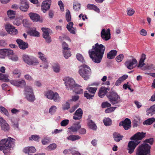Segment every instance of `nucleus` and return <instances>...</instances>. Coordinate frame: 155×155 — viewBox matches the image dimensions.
Here are the masks:
<instances>
[{"label": "nucleus", "instance_id": "cd10ccee", "mask_svg": "<svg viewBox=\"0 0 155 155\" xmlns=\"http://www.w3.org/2000/svg\"><path fill=\"white\" fill-rule=\"evenodd\" d=\"M113 136L114 140L117 142L120 141L123 137V135L117 132H114L113 134Z\"/></svg>", "mask_w": 155, "mask_h": 155}, {"label": "nucleus", "instance_id": "09e8293b", "mask_svg": "<svg viewBox=\"0 0 155 155\" xmlns=\"http://www.w3.org/2000/svg\"><path fill=\"white\" fill-rule=\"evenodd\" d=\"M40 138L39 136L36 135H32L29 138L30 140H34L35 141H38L39 139Z\"/></svg>", "mask_w": 155, "mask_h": 155}, {"label": "nucleus", "instance_id": "0e129e2a", "mask_svg": "<svg viewBox=\"0 0 155 155\" xmlns=\"http://www.w3.org/2000/svg\"><path fill=\"white\" fill-rule=\"evenodd\" d=\"M69 120H68L65 119L61 121V124L62 126H65L69 124Z\"/></svg>", "mask_w": 155, "mask_h": 155}, {"label": "nucleus", "instance_id": "2f4dec72", "mask_svg": "<svg viewBox=\"0 0 155 155\" xmlns=\"http://www.w3.org/2000/svg\"><path fill=\"white\" fill-rule=\"evenodd\" d=\"M28 33L31 36L36 37H39V32L37 31L36 29L35 28L31 29L28 31Z\"/></svg>", "mask_w": 155, "mask_h": 155}, {"label": "nucleus", "instance_id": "b1692460", "mask_svg": "<svg viewBox=\"0 0 155 155\" xmlns=\"http://www.w3.org/2000/svg\"><path fill=\"white\" fill-rule=\"evenodd\" d=\"M36 149L34 147H26L23 149V152L29 155H31L35 152Z\"/></svg>", "mask_w": 155, "mask_h": 155}, {"label": "nucleus", "instance_id": "c756f323", "mask_svg": "<svg viewBox=\"0 0 155 155\" xmlns=\"http://www.w3.org/2000/svg\"><path fill=\"white\" fill-rule=\"evenodd\" d=\"M117 51L115 50H112L109 52L107 54V58L109 59L114 58L116 55Z\"/></svg>", "mask_w": 155, "mask_h": 155}, {"label": "nucleus", "instance_id": "5fc2aeb1", "mask_svg": "<svg viewBox=\"0 0 155 155\" xmlns=\"http://www.w3.org/2000/svg\"><path fill=\"white\" fill-rule=\"evenodd\" d=\"M71 101V100H69L67 101L66 104L64 105L63 109L64 110H68L70 108L69 102Z\"/></svg>", "mask_w": 155, "mask_h": 155}, {"label": "nucleus", "instance_id": "bb28decb", "mask_svg": "<svg viewBox=\"0 0 155 155\" xmlns=\"http://www.w3.org/2000/svg\"><path fill=\"white\" fill-rule=\"evenodd\" d=\"M73 23L71 22H69L67 25V28L71 33L75 34L76 29L74 28L73 27Z\"/></svg>", "mask_w": 155, "mask_h": 155}, {"label": "nucleus", "instance_id": "a878e982", "mask_svg": "<svg viewBox=\"0 0 155 155\" xmlns=\"http://www.w3.org/2000/svg\"><path fill=\"white\" fill-rule=\"evenodd\" d=\"M23 17L22 16H20L18 17L15 19L13 22V23L14 25H16L17 26L20 25L22 21ZM26 20V19H24L23 20V21L24 22Z\"/></svg>", "mask_w": 155, "mask_h": 155}, {"label": "nucleus", "instance_id": "3c124183", "mask_svg": "<svg viewBox=\"0 0 155 155\" xmlns=\"http://www.w3.org/2000/svg\"><path fill=\"white\" fill-rule=\"evenodd\" d=\"M57 109V107L55 106H52L49 109V112L50 113L52 114L56 112Z\"/></svg>", "mask_w": 155, "mask_h": 155}, {"label": "nucleus", "instance_id": "c9c22d12", "mask_svg": "<svg viewBox=\"0 0 155 155\" xmlns=\"http://www.w3.org/2000/svg\"><path fill=\"white\" fill-rule=\"evenodd\" d=\"M155 121V118L152 117L147 119L143 122V124L150 125Z\"/></svg>", "mask_w": 155, "mask_h": 155}, {"label": "nucleus", "instance_id": "f257e3e1", "mask_svg": "<svg viewBox=\"0 0 155 155\" xmlns=\"http://www.w3.org/2000/svg\"><path fill=\"white\" fill-rule=\"evenodd\" d=\"M105 49V47L102 44L96 43L92 46V49L89 51L90 58L95 63H99L102 59Z\"/></svg>", "mask_w": 155, "mask_h": 155}, {"label": "nucleus", "instance_id": "6ab92c4d", "mask_svg": "<svg viewBox=\"0 0 155 155\" xmlns=\"http://www.w3.org/2000/svg\"><path fill=\"white\" fill-rule=\"evenodd\" d=\"M83 111L80 108H78L75 112L73 116V118L75 120H80L82 116Z\"/></svg>", "mask_w": 155, "mask_h": 155}, {"label": "nucleus", "instance_id": "4be33fe9", "mask_svg": "<svg viewBox=\"0 0 155 155\" xmlns=\"http://www.w3.org/2000/svg\"><path fill=\"white\" fill-rule=\"evenodd\" d=\"M13 51L10 49H0V54L3 56L13 54Z\"/></svg>", "mask_w": 155, "mask_h": 155}, {"label": "nucleus", "instance_id": "6e6d98bb", "mask_svg": "<svg viewBox=\"0 0 155 155\" xmlns=\"http://www.w3.org/2000/svg\"><path fill=\"white\" fill-rule=\"evenodd\" d=\"M124 56L123 54H120L116 57V61L118 62H120L122 61L124 58Z\"/></svg>", "mask_w": 155, "mask_h": 155}, {"label": "nucleus", "instance_id": "bf43d9fd", "mask_svg": "<svg viewBox=\"0 0 155 155\" xmlns=\"http://www.w3.org/2000/svg\"><path fill=\"white\" fill-rule=\"evenodd\" d=\"M111 104L108 102H103L101 104L102 107L103 108L109 107H111Z\"/></svg>", "mask_w": 155, "mask_h": 155}, {"label": "nucleus", "instance_id": "a211bd4d", "mask_svg": "<svg viewBox=\"0 0 155 155\" xmlns=\"http://www.w3.org/2000/svg\"><path fill=\"white\" fill-rule=\"evenodd\" d=\"M16 42L18 45L19 48L21 49L25 50L28 47V43L20 39H17Z\"/></svg>", "mask_w": 155, "mask_h": 155}, {"label": "nucleus", "instance_id": "8fccbe9b", "mask_svg": "<svg viewBox=\"0 0 155 155\" xmlns=\"http://www.w3.org/2000/svg\"><path fill=\"white\" fill-rule=\"evenodd\" d=\"M0 107L1 112L3 113L6 116H8L9 114L7 110L3 107L1 106Z\"/></svg>", "mask_w": 155, "mask_h": 155}, {"label": "nucleus", "instance_id": "dca6fc26", "mask_svg": "<svg viewBox=\"0 0 155 155\" xmlns=\"http://www.w3.org/2000/svg\"><path fill=\"white\" fill-rule=\"evenodd\" d=\"M131 122L130 120L128 118H126L123 121L120 122L119 126H122L125 130H127L131 127Z\"/></svg>", "mask_w": 155, "mask_h": 155}, {"label": "nucleus", "instance_id": "f03ea898", "mask_svg": "<svg viewBox=\"0 0 155 155\" xmlns=\"http://www.w3.org/2000/svg\"><path fill=\"white\" fill-rule=\"evenodd\" d=\"M145 134L146 133L143 132H138L130 138V139L133 140L130 141L128 144L127 150L129 153L131 154L134 151L136 146L140 142Z\"/></svg>", "mask_w": 155, "mask_h": 155}, {"label": "nucleus", "instance_id": "c85d7f7f", "mask_svg": "<svg viewBox=\"0 0 155 155\" xmlns=\"http://www.w3.org/2000/svg\"><path fill=\"white\" fill-rule=\"evenodd\" d=\"M73 90L75 93L78 94H82L83 92V90L81 88V86L76 84Z\"/></svg>", "mask_w": 155, "mask_h": 155}, {"label": "nucleus", "instance_id": "49530a36", "mask_svg": "<svg viewBox=\"0 0 155 155\" xmlns=\"http://www.w3.org/2000/svg\"><path fill=\"white\" fill-rule=\"evenodd\" d=\"M76 57L77 59L80 61L81 62L83 63H85L84 58L82 55L80 54H78L76 55Z\"/></svg>", "mask_w": 155, "mask_h": 155}, {"label": "nucleus", "instance_id": "052dcab7", "mask_svg": "<svg viewBox=\"0 0 155 155\" xmlns=\"http://www.w3.org/2000/svg\"><path fill=\"white\" fill-rule=\"evenodd\" d=\"M147 111H149V112H152L155 114V104L152 106L150 108H147Z\"/></svg>", "mask_w": 155, "mask_h": 155}, {"label": "nucleus", "instance_id": "20e7f679", "mask_svg": "<svg viewBox=\"0 0 155 155\" xmlns=\"http://www.w3.org/2000/svg\"><path fill=\"white\" fill-rule=\"evenodd\" d=\"M15 140L11 137L0 141V150H2L5 155H9L11 148L15 144Z\"/></svg>", "mask_w": 155, "mask_h": 155}, {"label": "nucleus", "instance_id": "de8ad7c7", "mask_svg": "<svg viewBox=\"0 0 155 155\" xmlns=\"http://www.w3.org/2000/svg\"><path fill=\"white\" fill-rule=\"evenodd\" d=\"M65 17L66 21L68 22L70 21H71V15L70 11L69 10H67L66 13Z\"/></svg>", "mask_w": 155, "mask_h": 155}, {"label": "nucleus", "instance_id": "473e14b6", "mask_svg": "<svg viewBox=\"0 0 155 155\" xmlns=\"http://www.w3.org/2000/svg\"><path fill=\"white\" fill-rule=\"evenodd\" d=\"M88 125L90 128L93 130H96L97 128L96 124L94 122L91 120H89L88 121Z\"/></svg>", "mask_w": 155, "mask_h": 155}, {"label": "nucleus", "instance_id": "5701e85b", "mask_svg": "<svg viewBox=\"0 0 155 155\" xmlns=\"http://www.w3.org/2000/svg\"><path fill=\"white\" fill-rule=\"evenodd\" d=\"M31 19L34 22H37L40 20V16L38 14L33 12H30L28 14Z\"/></svg>", "mask_w": 155, "mask_h": 155}, {"label": "nucleus", "instance_id": "e2e57ef3", "mask_svg": "<svg viewBox=\"0 0 155 155\" xmlns=\"http://www.w3.org/2000/svg\"><path fill=\"white\" fill-rule=\"evenodd\" d=\"M62 48L63 49V50H70V48L68 47V45L64 42L62 43Z\"/></svg>", "mask_w": 155, "mask_h": 155}, {"label": "nucleus", "instance_id": "4d7b16f0", "mask_svg": "<svg viewBox=\"0 0 155 155\" xmlns=\"http://www.w3.org/2000/svg\"><path fill=\"white\" fill-rule=\"evenodd\" d=\"M117 108L116 107H112L107 109L105 110V112L106 113H109L114 111Z\"/></svg>", "mask_w": 155, "mask_h": 155}, {"label": "nucleus", "instance_id": "aec40b11", "mask_svg": "<svg viewBox=\"0 0 155 155\" xmlns=\"http://www.w3.org/2000/svg\"><path fill=\"white\" fill-rule=\"evenodd\" d=\"M20 3L21 4L20 7V9L22 11L25 12L27 11L29 8V5L26 0H21Z\"/></svg>", "mask_w": 155, "mask_h": 155}, {"label": "nucleus", "instance_id": "4c0bfd02", "mask_svg": "<svg viewBox=\"0 0 155 155\" xmlns=\"http://www.w3.org/2000/svg\"><path fill=\"white\" fill-rule=\"evenodd\" d=\"M81 7V4L78 2H75L73 3V8L76 11H79Z\"/></svg>", "mask_w": 155, "mask_h": 155}, {"label": "nucleus", "instance_id": "1a4fd4ad", "mask_svg": "<svg viewBox=\"0 0 155 155\" xmlns=\"http://www.w3.org/2000/svg\"><path fill=\"white\" fill-rule=\"evenodd\" d=\"M25 98L30 102H33L35 99L34 94V92L32 87L29 86H27L25 88Z\"/></svg>", "mask_w": 155, "mask_h": 155}, {"label": "nucleus", "instance_id": "f3484780", "mask_svg": "<svg viewBox=\"0 0 155 155\" xmlns=\"http://www.w3.org/2000/svg\"><path fill=\"white\" fill-rule=\"evenodd\" d=\"M51 2V0H44L42 3L41 7L43 12H46L49 9Z\"/></svg>", "mask_w": 155, "mask_h": 155}, {"label": "nucleus", "instance_id": "338daca9", "mask_svg": "<svg viewBox=\"0 0 155 155\" xmlns=\"http://www.w3.org/2000/svg\"><path fill=\"white\" fill-rule=\"evenodd\" d=\"M24 78L25 79L29 81H33V78L29 74H26L25 75Z\"/></svg>", "mask_w": 155, "mask_h": 155}, {"label": "nucleus", "instance_id": "c03bdc74", "mask_svg": "<svg viewBox=\"0 0 155 155\" xmlns=\"http://www.w3.org/2000/svg\"><path fill=\"white\" fill-rule=\"evenodd\" d=\"M0 80L3 81L5 82L8 81L9 79L8 76L0 73Z\"/></svg>", "mask_w": 155, "mask_h": 155}, {"label": "nucleus", "instance_id": "7c9ffc66", "mask_svg": "<svg viewBox=\"0 0 155 155\" xmlns=\"http://www.w3.org/2000/svg\"><path fill=\"white\" fill-rule=\"evenodd\" d=\"M87 7L89 9L94 10L97 12H100L99 9L93 4H88Z\"/></svg>", "mask_w": 155, "mask_h": 155}, {"label": "nucleus", "instance_id": "9d476101", "mask_svg": "<svg viewBox=\"0 0 155 155\" xmlns=\"http://www.w3.org/2000/svg\"><path fill=\"white\" fill-rule=\"evenodd\" d=\"M63 80L64 81L66 88L68 90L73 89L76 84H75V81L73 79L67 77L64 78Z\"/></svg>", "mask_w": 155, "mask_h": 155}, {"label": "nucleus", "instance_id": "393cba45", "mask_svg": "<svg viewBox=\"0 0 155 155\" xmlns=\"http://www.w3.org/2000/svg\"><path fill=\"white\" fill-rule=\"evenodd\" d=\"M80 122L76 123L74 124L73 125L69 128L72 132H77L78 130L81 127V126L80 125Z\"/></svg>", "mask_w": 155, "mask_h": 155}, {"label": "nucleus", "instance_id": "6e6552de", "mask_svg": "<svg viewBox=\"0 0 155 155\" xmlns=\"http://www.w3.org/2000/svg\"><path fill=\"white\" fill-rule=\"evenodd\" d=\"M22 58L23 61L28 65H36L39 63L38 60L34 57L24 54Z\"/></svg>", "mask_w": 155, "mask_h": 155}, {"label": "nucleus", "instance_id": "2eb2a0df", "mask_svg": "<svg viewBox=\"0 0 155 155\" xmlns=\"http://www.w3.org/2000/svg\"><path fill=\"white\" fill-rule=\"evenodd\" d=\"M0 126L1 130L4 131L9 130L10 129L9 126L6 120L0 117Z\"/></svg>", "mask_w": 155, "mask_h": 155}, {"label": "nucleus", "instance_id": "13d9d810", "mask_svg": "<svg viewBox=\"0 0 155 155\" xmlns=\"http://www.w3.org/2000/svg\"><path fill=\"white\" fill-rule=\"evenodd\" d=\"M127 15L129 16L132 15L135 12V11L133 9L129 8L127 9Z\"/></svg>", "mask_w": 155, "mask_h": 155}, {"label": "nucleus", "instance_id": "412c9836", "mask_svg": "<svg viewBox=\"0 0 155 155\" xmlns=\"http://www.w3.org/2000/svg\"><path fill=\"white\" fill-rule=\"evenodd\" d=\"M110 89L108 87H102L99 90L98 92V96L101 97L103 98L105 94L109 91Z\"/></svg>", "mask_w": 155, "mask_h": 155}, {"label": "nucleus", "instance_id": "a19ab883", "mask_svg": "<svg viewBox=\"0 0 155 155\" xmlns=\"http://www.w3.org/2000/svg\"><path fill=\"white\" fill-rule=\"evenodd\" d=\"M84 96L88 99H92L94 96L93 94H91L87 91L84 92Z\"/></svg>", "mask_w": 155, "mask_h": 155}, {"label": "nucleus", "instance_id": "e433bc0d", "mask_svg": "<svg viewBox=\"0 0 155 155\" xmlns=\"http://www.w3.org/2000/svg\"><path fill=\"white\" fill-rule=\"evenodd\" d=\"M38 57L42 61H47V58L45 55L41 52H39L38 53Z\"/></svg>", "mask_w": 155, "mask_h": 155}, {"label": "nucleus", "instance_id": "4468645a", "mask_svg": "<svg viewBox=\"0 0 155 155\" xmlns=\"http://www.w3.org/2000/svg\"><path fill=\"white\" fill-rule=\"evenodd\" d=\"M6 31L10 35H14L18 33V31L15 28V27L12 25L7 24L5 26Z\"/></svg>", "mask_w": 155, "mask_h": 155}, {"label": "nucleus", "instance_id": "a18cd8bd", "mask_svg": "<svg viewBox=\"0 0 155 155\" xmlns=\"http://www.w3.org/2000/svg\"><path fill=\"white\" fill-rule=\"evenodd\" d=\"M52 68L53 71L56 73H58L60 71V67L58 64H54L53 65Z\"/></svg>", "mask_w": 155, "mask_h": 155}, {"label": "nucleus", "instance_id": "58836bf2", "mask_svg": "<svg viewBox=\"0 0 155 155\" xmlns=\"http://www.w3.org/2000/svg\"><path fill=\"white\" fill-rule=\"evenodd\" d=\"M97 87H88L86 88V89L88 90V91L91 94H93L94 96L96 91L97 89Z\"/></svg>", "mask_w": 155, "mask_h": 155}, {"label": "nucleus", "instance_id": "9b49d317", "mask_svg": "<svg viewBox=\"0 0 155 155\" xmlns=\"http://www.w3.org/2000/svg\"><path fill=\"white\" fill-rule=\"evenodd\" d=\"M137 61L135 58L127 60L125 63V65L129 69L131 70L134 68L137 65Z\"/></svg>", "mask_w": 155, "mask_h": 155}, {"label": "nucleus", "instance_id": "603ef678", "mask_svg": "<svg viewBox=\"0 0 155 155\" xmlns=\"http://www.w3.org/2000/svg\"><path fill=\"white\" fill-rule=\"evenodd\" d=\"M12 126L14 128H18V120H16L15 121L14 120H12Z\"/></svg>", "mask_w": 155, "mask_h": 155}, {"label": "nucleus", "instance_id": "864d4df0", "mask_svg": "<svg viewBox=\"0 0 155 155\" xmlns=\"http://www.w3.org/2000/svg\"><path fill=\"white\" fill-rule=\"evenodd\" d=\"M26 82L24 80H18V87H23L25 86L26 85Z\"/></svg>", "mask_w": 155, "mask_h": 155}, {"label": "nucleus", "instance_id": "7ed1b4c3", "mask_svg": "<svg viewBox=\"0 0 155 155\" xmlns=\"http://www.w3.org/2000/svg\"><path fill=\"white\" fill-rule=\"evenodd\" d=\"M153 142V139L152 138L146 140L143 144L137 148L136 155H150L151 146L147 143L152 145Z\"/></svg>", "mask_w": 155, "mask_h": 155}, {"label": "nucleus", "instance_id": "37998d69", "mask_svg": "<svg viewBox=\"0 0 155 155\" xmlns=\"http://www.w3.org/2000/svg\"><path fill=\"white\" fill-rule=\"evenodd\" d=\"M63 53L64 57L66 59L68 58L71 55L69 50H63Z\"/></svg>", "mask_w": 155, "mask_h": 155}, {"label": "nucleus", "instance_id": "72a5a7b5", "mask_svg": "<svg viewBox=\"0 0 155 155\" xmlns=\"http://www.w3.org/2000/svg\"><path fill=\"white\" fill-rule=\"evenodd\" d=\"M81 137L78 135H71L68 137L67 139L72 141H74L76 140L80 139Z\"/></svg>", "mask_w": 155, "mask_h": 155}, {"label": "nucleus", "instance_id": "423d86ee", "mask_svg": "<svg viewBox=\"0 0 155 155\" xmlns=\"http://www.w3.org/2000/svg\"><path fill=\"white\" fill-rule=\"evenodd\" d=\"M107 97L113 105H116L122 101L120 97L115 91L110 92Z\"/></svg>", "mask_w": 155, "mask_h": 155}, {"label": "nucleus", "instance_id": "ddd939ff", "mask_svg": "<svg viewBox=\"0 0 155 155\" xmlns=\"http://www.w3.org/2000/svg\"><path fill=\"white\" fill-rule=\"evenodd\" d=\"M110 30L108 29L106 31L105 29H103L101 32V37L105 41H107L110 38Z\"/></svg>", "mask_w": 155, "mask_h": 155}, {"label": "nucleus", "instance_id": "f704fd0d", "mask_svg": "<svg viewBox=\"0 0 155 155\" xmlns=\"http://www.w3.org/2000/svg\"><path fill=\"white\" fill-rule=\"evenodd\" d=\"M103 122L105 126H109L111 125L112 120L109 117H105L103 120Z\"/></svg>", "mask_w": 155, "mask_h": 155}, {"label": "nucleus", "instance_id": "680f3d73", "mask_svg": "<svg viewBox=\"0 0 155 155\" xmlns=\"http://www.w3.org/2000/svg\"><path fill=\"white\" fill-rule=\"evenodd\" d=\"M50 140L49 138H46L42 140L41 141V143L43 145L47 144L49 143Z\"/></svg>", "mask_w": 155, "mask_h": 155}, {"label": "nucleus", "instance_id": "39448f33", "mask_svg": "<svg viewBox=\"0 0 155 155\" xmlns=\"http://www.w3.org/2000/svg\"><path fill=\"white\" fill-rule=\"evenodd\" d=\"M79 70L78 72L80 75L85 80H87L89 78L91 74V70L87 65L83 64L79 67Z\"/></svg>", "mask_w": 155, "mask_h": 155}, {"label": "nucleus", "instance_id": "774afa93", "mask_svg": "<svg viewBox=\"0 0 155 155\" xmlns=\"http://www.w3.org/2000/svg\"><path fill=\"white\" fill-rule=\"evenodd\" d=\"M13 73L14 74L18 75L17 78H20L21 75V73L18 70L16 69L14 70L13 71Z\"/></svg>", "mask_w": 155, "mask_h": 155}, {"label": "nucleus", "instance_id": "69168bd1", "mask_svg": "<svg viewBox=\"0 0 155 155\" xmlns=\"http://www.w3.org/2000/svg\"><path fill=\"white\" fill-rule=\"evenodd\" d=\"M9 59L13 61H16L18 60V58L16 55H12L9 57Z\"/></svg>", "mask_w": 155, "mask_h": 155}, {"label": "nucleus", "instance_id": "ea45409f", "mask_svg": "<svg viewBox=\"0 0 155 155\" xmlns=\"http://www.w3.org/2000/svg\"><path fill=\"white\" fill-rule=\"evenodd\" d=\"M57 147V145L55 143L50 144L46 148V150L48 151H51L55 149Z\"/></svg>", "mask_w": 155, "mask_h": 155}, {"label": "nucleus", "instance_id": "f8f14e48", "mask_svg": "<svg viewBox=\"0 0 155 155\" xmlns=\"http://www.w3.org/2000/svg\"><path fill=\"white\" fill-rule=\"evenodd\" d=\"M41 30L43 32V37L45 39L47 42L48 43H50L51 41V37L49 35L50 29L48 28H42Z\"/></svg>", "mask_w": 155, "mask_h": 155}, {"label": "nucleus", "instance_id": "79ce46f5", "mask_svg": "<svg viewBox=\"0 0 155 155\" xmlns=\"http://www.w3.org/2000/svg\"><path fill=\"white\" fill-rule=\"evenodd\" d=\"M7 15L10 18H13L15 17V12L12 10H10L7 12Z\"/></svg>", "mask_w": 155, "mask_h": 155}, {"label": "nucleus", "instance_id": "0eeeda50", "mask_svg": "<svg viewBox=\"0 0 155 155\" xmlns=\"http://www.w3.org/2000/svg\"><path fill=\"white\" fill-rule=\"evenodd\" d=\"M44 95L50 100H53L56 102H59L61 101V97L56 92H54L52 90H48L44 92Z\"/></svg>", "mask_w": 155, "mask_h": 155}]
</instances>
